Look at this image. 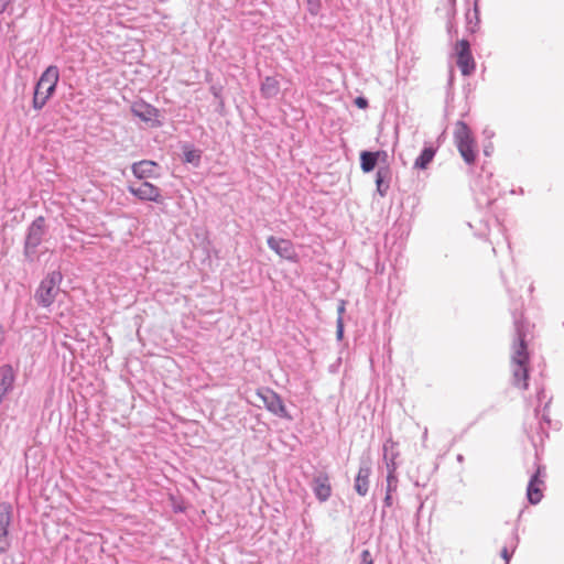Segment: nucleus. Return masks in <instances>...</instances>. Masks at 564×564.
I'll return each instance as SVG.
<instances>
[{
  "instance_id": "1",
  "label": "nucleus",
  "mask_w": 564,
  "mask_h": 564,
  "mask_svg": "<svg viewBox=\"0 0 564 564\" xmlns=\"http://www.w3.org/2000/svg\"><path fill=\"white\" fill-rule=\"evenodd\" d=\"M513 341L511 345V366L513 384L527 390L529 379L530 355L528 350V336L530 334V324L522 315L513 314Z\"/></svg>"
},
{
  "instance_id": "2",
  "label": "nucleus",
  "mask_w": 564,
  "mask_h": 564,
  "mask_svg": "<svg viewBox=\"0 0 564 564\" xmlns=\"http://www.w3.org/2000/svg\"><path fill=\"white\" fill-rule=\"evenodd\" d=\"M59 79V69L55 65H50L41 75L37 80L32 106L35 110H41L47 102V100L55 93L57 83Z\"/></svg>"
},
{
  "instance_id": "3",
  "label": "nucleus",
  "mask_w": 564,
  "mask_h": 564,
  "mask_svg": "<svg viewBox=\"0 0 564 564\" xmlns=\"http://www.w3.org/2000/svg\"><path fill=\"white\" fill-rule=\"evenodd\" d=\"M63 274L59 270L48 272L40 282L34 293V300L40 307L48 308L61 292Z\"/></svg>"
},
{
  "instance_id": "4",
  "label": "nucleus",
  "mask_w": 564,
  "mask_h": 564,
  "mask_svg": "<svg viewBox=\"0 0 564 564\" xmlns=\"http://www.w3.org/2000/svg\"><path fill=\"white\" fill-rule=\"evenodd\" d=\"M454 142L466 164L471 165L476 161V144L467 123L459 120L454 131Z\"/></svg>"
},
{
  "instance_id": "5",
  "label": "nucleus",
  "mask_w": 564,
  "mask_h": 564,
  "mask_svg": "<svg viewBox=\"0 0 564 564\" xmlns=\"http://www.w3.org/2000/svg\"><path fill=\"white\" fill-rule=\"evenodd\" d=\"M45 232V218L43 216L36 217L28 227L23 254L29 261L34 260L37 247L42 243Z\"/></svg>"
},
{
  "instance_id": "6",
  "label": "nucleus",
  "mask_w": 564,
  "mask_h": 564,
  "mask_svg": "<svg viewBox=\"0 0 564 564\" xmlns=\"http://www.w3.org/2000/svg\"><path fill=\"white\" fill-rule=\"evenodd\" d=\"M257 395L262 400L264 408L273 415L285 420H292L282 398L274 390L270 388H261L257 390Z\"/></svg>"
},
{
  "instance_id": "7",
  "label": "nucleus",
  "mask_w": 564,
  "mask_h": 564,
  "mask_svg": "<svg viewBox=\"0 0 564 564\" xmlns=\"http://www.w3.org/2000/svg\"><path fill=\"white\" fill-rule=\"evenodd\" d=\"M12 523V506L9 502H0V555L6 554L11 547L9 529Z\"/></svg>"
},
{
  "instance_id": "8",
  "label": "nucleus",
  "mask_w": 564,
  "mask_h": 564,
  "mask_svg": "<svg viewBox=\"0 0 564 564\" xmlns=\"http://www.w3.org/2000/svg\"><path fill=\"white\" fill-rule=\"evenodd\" d=\"M130 110L132 115L138 117L141 121L151 123L152 127L161 126V122L158 120L160 113L159 109L147 101L142 99L134 101L131 105Z\"/></svg>"
},
{
  "instance_id": "9",
  "label": "nucleus",
  "mask_w": 564,
  "mask_h": 564,
  "mask_svg": "<svg viewBox=\"0 0 564 564\" xmlns=\"http://www.w3.org/2000/svg\"><path fill=\"white\" fill-rule=\"evenodd\" d=\"M128 191L140 200L161 202V189L150 182L144 181L139 186L129 185Z\"/></svg>"
},
{
  "instance_id": "10",
  "label": "nucleus",
  "mask_w": 564,
  "mask_h": 564,
  "mask_svg": "<svg viewBox=\"0 0 564 564\" xmlns=\"http://www.w3.org/2000/svg\"><path fill=\"white\" fill-rule=\"evenodd\" d=\"M268 247L282 259L294 261L296 252L291 240L270 236L267 239Z\"/></svg>"
},
{
  "instance_id": "11",
  "label": "nucleus",
  "mask_w": 564,
  "mask_h": 564,
  "mask_svg": "<svg viewBox=\"0 0 564 564\" xmlns=\"http://www.w3.org/2000/svg\"><path fill=\"white\" fill-rule=\"evenodd\" d=\"M371 475V463L369 459H361L355 478L354 488L356 492L365 497L369 491V477Z\"/></svg>"
},
{
  "instance_id": "12",
  "label": "nucleus",
  "mask_w": 564,
  "mask_h": 564,
  "mask_svg": "<svg viewBox=\"0 0 564 564\" xmlns=\"http://www.w3.org/2000/svg\"><path fill=\"white\" fill-rule=\"evenodd\" d=\"M312 490L319 502L327 501L332 496V485L326 473H319L312 480Z\"/></svg>"
},
{
  "instance_id": "13",
  "label": "nucleus",
  "mask_w": 564,
  "mask_h": 564,
  "mask_svg": "<svg viewBox=\"0 0 564 564\" xmlns=\"http://www.w3.org/2000/svg\"><path fill=\"white\" fill-rule=\"evenodd\" d=\"M542 471L543 468L539 466L536 471L530 477L527 487V497L531 505H538L543 498L542 489L540 488V486L543 485V480L540 478Z\"/></svg>"
},
{
  "instance_id": "14",
  "label": "nucleus",
  "mask_w": 564,
  "mask_h": 564,
  "mask_svg": "<svg viewBox=\"0 0 564 564\" xmlns=\"http://www.w3.org/2000/svg\"><path fill=\"white\" fill-rule=\"evenodd\" d=\"M392 180V170L388 164L380 165L376 173L377 192L381 197L388 194Z\"/></svg>"
},
{
  "instance_id": "15",
  "label": "nucleus",
  "mask_w": 564,
  "mask_h": 564,
  "mask_svg": "<svg viewBox=\"0 0 564 564\" xmlns=\"http://www.w3.org/2000/svg\"><path fill=\"white\" fill-rule=\"evenodd\" d=\"M382 451L387 469L397 470L398 465L395 460L400 455L398 443L390 437L383 443Z\"/></svg>"
},
{
  "instance_id": "16",
  "label": "nucleus",
  "mask_w": 564,
  "mask_h": 564,
  "mask_svg": "<svg viewBox=\"0 0 564 564\" xmlns=\"http://www.w3.org/2000/svg\"><path fill=\"white\" fill-rule=\"evenodd\" d=\"M158 166V164L154 161L150 160H141L139 162H134L131 165L132 174L139 178L144 180L148 177H154V169Z\"/></svg>"
},
{
  "instance_id": "17",
  "label": "nucleus",
  "mask_w": 564,
  "mask_h": 564,
  "mask_svg": "<svg viewBox=\"0 0 564 564\" xmlns=\"http://www.w3.org/2000/svg\"><path fill=\"white\" fill-rule=\"evenodd\" d=\"M260 93L267 99L276 97L280 93L279 82L274 77L267 76L261 83Z\"/></svg>"
},
{
  "instance_id": "18",
  "label": "nucleus",
  "mask_w": 564,
  "mask_h": 564,
  "mask_svg": "<svg viewBox=\"0 0 564 564\" xmlns=\"http://www.w3.org/2000/svg\"><path fill=\"white\" fill-rule=\"evenodd\" d=\"M465 18H466L467 30L470 33H475L478 30L479 23H480V12H479L478 0H474L473 10L468 9L465 14Z\"/></svg>"
},
{
  "instance_id": "19",
  "label": "nucleus",
  "mask_w": 564,
  "mask_h": 564,
  "mask_svg": "<svg viewBox=\"0 0 564 564\" xmlns=\"http://www.w3.org/2000/svg\"><path fill=\"white\" fill-rule=\"evenodd\" d=\"M379 162V153L362 151L360 153V169L364 173H370Z\"/></svg>"
},
{
  "instance_id": "20",
  "label": "nucleus",
  "mask_w": 564,
  "mask_h": 564,
  "mask_svg": "<svg viewBox=\"0 0 564 564\" xmlns=\"http://www.w3.org/2000/svg\"><path fill=\"white\" fill-rule=\"evenodd\" d=\"M457 66L464 76H469L474 73L476 64L471 53L457 54Z\"/></svg>"
},
{
  "instance_id": "21",
  "label": "nucleus",
  "mask_w": 564,
  "mask_h": 564,
  "mask_svg": "<svg viewBox=\"0 0 564 564\" xmlns=\"http://www.w3.org/2000/svg\"><path fill=\"white\" fill-rule=\"evenodd\" d=\"M436 153L433 147H425L420 155L415 159L413 167L417 170H424L432 162Z\"/></svg>"
},
{
  "instance_id": "22",
  "label": "nucleus",
  "mask_w": 564,
  "mask_h": 564,
  "mask_svg": "<svg viewBox=\"0 0 564 564\" xmlns=\"http://www.w3.org/2000/svg\"><path fill=\"white\" fill-rule=\"evenodd\" d=\"M202 151L195 149L191 145H185L183 150V160L186 163H191L194 166H198L200 164Z\"/></svg>"
},
{
  "instance_id": "23",
  "label": "nucleus",
  "mask_w": 564,
  "mask_h": 564,
  "mask_svg": "<svg viewBox=\"0 0 564 564\" xmlns=\"http://www.w3.org/2000/svg\"><path fill=\"white\" fill-rule=\"evenodd\" d=\"M397 470L387 469V489L386 492L393 494L398 489Z\"/></svg>"
},
{
  "instance_id": "24",
  "label": "nucleus",
  "mask_w": 564,
  "mask_h": 564,
  "mask_svg": "<svg viewBox=\"0 0 564 564\" xmlns=\"http://www.w3.org/2000/svg\"><path fill=\"white\" fill-rule=\"evenodd\" d=\"M306 7L310 14L316 17L322 10V0H306Z\"/></svg>"
},
{
  "instance_id": "25",
  "label": "nucleus",
  "mask_w": 564,
  "mask_h": 564,
  "mask_svg": "<svg viewBox=\"0 0 564 564\" xmlns=\"http://www.w3.org/2000/svg\"><path fill=\"white\" fill-rule=\"evenodd\" d=\"M457 54H468L470 52V44L467 40L463 39L457 42Z\"/></svg>"
},
{
  "instance_id": "26",
  "label": "nucleus",
  "mask_w": 564,
  "mask_h": 564,
  "mask_svg": "<svg viewBox=\"0 0 564 564\" xmlns=\"http://www.w3.org/2000/svg\"><path fill=\"white\" fill-rule=\"evenodd\" d=\"M359 564H373V558L369 550H364L360 553V563Z\"/></svg>"
},
{
  "instance_id": "27",
  "label": "nucleus",
  "mask_w": 564,
  "mask_h": 564,
  "mask_svg": "<svg viewBox=\"0 0 564 564\" xmlns=\"http://www.w3.org/2000/svg\"><path fill=\"white\" fill-rule=\"evenodd\" d=\"M14 0H0V14L4 12L11 13Z\"/></svg>"
},
{
  "instance_id": "28",
  "label": "nucleus",
  "mask_w": 564,
  "mask_h": 564,
  "mask_svg": "<svg viewBox=\"0 0 564 564\" xmlns=\"http://www.w3.org/2000/svg\"><path fill=\"white\" fill-rule=\"evenodd\" d=\"M514 547H516V545L512 547L511 551H509L507 546L502 547V550L500 552V555L506 561V564L509 563V561H510V558H511V556L513 554Z\"/></svg>"
},
{
  "instance_id": "29",
  "label": "nucleus",
  "mask_w": 564,
  "mask_h": 564,
  "mask_svg": "<svg viewBox=\"0 0 564 564\" xmlns=\"http://www.w3.org/2000/svg\"><path fill=\"white\" fill-rule=\"evenodd\" d=\"M336 336H337V339H341L343 336H344V324H343V319L341 317H338L337 319V329H336Z\"/></svg>"
},
{
  "instance_id": "30",
  "label": "nucleus",
  "mask_w": 564,
  "mask_h": 564,
  "mask_svg": "<svg viewBox=\"0 0 564 564\" xmlns=\"http://www.w3.org/2000/svg\"><path fill=\"white\" fill-rule=\"evenodd\" d=\"M355 105L360 109H366L368 107V100L365 97H357Z\"/></svg>"
},
{
  "instance_id": "31",
  "label": "nucleus",
  "mask_w": 564,
  "mask_h": 564,
  "mask_svg": "<svg viewBox=\"0 0 564 564\" xmlns=\"http://www.w3.org/2000/svg\"><path fill=\"white\" fill-rule=\"evenodd\" d=\"M550 402H551V399L544 404V409H543L544 413L542 414V417H541L542 421L547 424V426H550L551 420H550L549 414L545 413V411L547 410Z\"/></svg>"
},
{
  "instance_id": "32",
  "label": "nucleus",
  "mask_w": 564,
  "mask_h": 564,
  "mask_svg": "<svg viewBox=\"0 0 564 564\" xmlns=\"http://www.w3.org/2000/svg\"><path fill=\"white\" fill-rule=\"evenodd\" d=\"M393 505V497L392 494L386 492L384 499H383V507L390 508Z\"/></svg>"
},
{
  "instance_id": "33",
  "label": "nucleus",
  "mask_w": 564,
  "mask_h": 564,
  "mask_svg": "<svg viewBox=\"0 0 564 564\" xmlns=\"http://www.w3.org/2000/svg\"><path fill=\"white\" fill-rule=\"evenodd\" d=\"M210 91H212V94L214 95L215 98L220 100V104L223 105V99H221V95H220V88L212 86Z\"/></svg>"
},
{
  "instance_id": "34",
  "label": "nucleus",
  "mask_w": 564,
  "mask_h": 564,
  "mask_svg": "<svg viewBox=\"0 0 564 564\" xmlns=\"http://www.w3.org/2000/svg\"><path fill=\"white\" fill-rule=\"evenodd\" d=\"M375 153H379V162L387 163L388 153L383 150L376 151Z\"/></svg>"
},
{
  "instance_id": "35",
  "label": "nucleus",
  "mask_w": 564,
  "mask_h": 564,
  "mask_svg": "<svg viewBox=\"0 0 564 564\" xmlns=\"http://www.w3.org/2000/svg\"><path fill=\"white\" fill-rule=\"evenodd\" d=\"M6 339V332L3 326L0 324V347L3 345Z\"/></svg>"
},
{
  "instance_id": "36",
  "label": "nucleus",
  "mask_w": 564,
  "mask_h": 564,
  "mask_svg": "<svg viewBox=\"0 0 564 564\" xmlns=\"http://www.w3.org/2000/svg\"><path fill=\"white\" fill-rule=\"evenodd\" d=\"M544 399H545V391H544V389L542 388V389H540V390L538 391V400H539V402L541 403Z\"/></svg>"
},
{
  "instance_id": "37",
  "label": "nucleus",
  "mask_w": 564,
  "mask_h": 564,
  "mask_svg": "<svg viewBox=\"0 0 564 564\" xmlns=\"http://www.w3.org/2000/svg\"><path fill=\"white\" fill-rule=\"evenodd\" d=\"M448 2L451 6L452 14L454 15L456 13V0H448Z\"/></svg>"
},
{
  "instance_id": "38",
  "label": "nucleus",
  "mask_w": 564,
  "mask_h": 564,
  "mask_svg": "<svg viewBox=\"0 0 564 564\" xmlns=\"http://www.w3.org/2000/svg\"><path fill=\"white\" fill-rule=\"evenodd\" d=\"M498 227H499V230L501 231V236H502L503 241L507 242L508 247L510 248V242L508 240V237L503 234V229L501 228L500 225H498Z\"/></svg>"
},
{
  "instance_id": "39",
  "label": "nucleus",
  "mask_w": 564,
  "mask_h": 564,
  "mask_svg": "<svg viewBox=\"0 0 564 564\" xmlns=\"http://www.w3.org/2000/svg\"><path fill=\"white\" fill-rule=\"evenodd\" d=\"M540 429H541V432L547 436V432H546V430L544 429V426H543V424H542V423H540Z\"/></svg>"
},
{
  "instance_id": "40",
  "label": "nucleus",
  "mask_w": 564,
  "mask_h": 564,
  "mask_svg": "<svg viewBox=\"0 0 564 564\" xmlns=\"http://www.w3.org/2000/svg\"><path fill=\"white\" fill-rule=\"evenodd\" d=\"M457 460H458L459 463L464 462V456H463L462 454H458V455H457Z\"/></svg>"
},
{
  "instance_id": "41",
  "label": "nucleus",
  "mask_w": 564,
  "mask_h": 564,
  "mask_svg": "<svg viewBox=\"0 0 564 564\" xmlns=\"http://www.w3.org/2000/svg\"><path fill=\"white\" fill-rule=\"evenodd\" d=\"M534 412H535V416H539V414H540V409H539V408H536V409L534 410Z\"/></svg>"
},
{
  "instance_id": "42",
  "label": "nucleus",
  "mask_w": 564,
  "mask_h": 564,
  "mask_svg": "<svg viewBox=\"0 0 564 564\" xmlns=\"http://www.w3.org/2000/svg\"><path fill=\"white\" fill-rule=\"evenodd\" d=\"M494 200H495V199L489 198V199H488V202H487V204H488V205H490V204H492V202H494Z\"/></svg>"
},
{
  "instance_id": "43",
  "label": "nucleus",
  "mask_w": 564,
  "mask_h": 564,
  "mask_svg": "<svg viewBox=\"0 0 564 564\" xmlns=\"http://www.w3.org/2000/svg\"><path fill=\"white\" fill-rule=\"evenodd\" d=\"M343 311H344V306L341 305V306L339 307V313H341Z\"/></svg>"
}]
</instances>
